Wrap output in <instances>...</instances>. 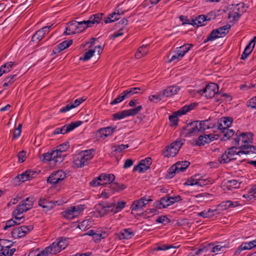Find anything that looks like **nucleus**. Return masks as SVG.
<instances>
[{
  "label": "nucleus",
  "instance_id": "obj_1",
  "mask_svg": "<svg viewBox=\"0 0 256 256\" xmlns=\"http://www.w3.org/2000/svg\"><path fill=\"white\" fill-rule=\"evenodd\" d=\"M95 150L90 148L82 150L72 156L73 168H81L88 165L94 156Z\"/></svg>",
  "mask_w": 256,
  "mask_h": 256
},
{
  "label": "nucleus",
  "instance_id": "obj_2",
  "mask_svg": "<svg viewBox=\"0 0 256 256\" xmlns=\"http://www.w3.org/2000/svg\"><path fill=\"white\" fill-rule=\"evenodd\" d=\"M238 148L236 146H232L227 149L223 154L220 160L221 164L228 163L231 160H236L237 156H240L243 154L242 149L237 151Z\"/></svg>",
  "mask_w": 256,
  "mask_h": 256
},
{
  "label": "nucleus",
  "instance_id": "obj_3",
  "mask_svg": "<svg viewBox=\"0 0 256 256\" xmlns=\"http://www.w3.org/2000/svg\"><path fill=\"white\" fill-rule=\"evenodd\" d=\"M184 139L178 138L175 142L166 148L165 150L163 152L164 156L168 158L175 156L181 146L184 144Z\"/></svg>",
  "mask_w": 256,
  "mask_h": 256
},
{
  "label": "nucleus",
  "instance_id": "obj_4",
  "mask_svg": "<svg viewBox=\"0 0 256 256\" xmlns=\"http://www.w3.org/2000/svg\"><path fill=\"white\" fill-rule=\"evenodd\" d=\"M231 26L230 24H226L218 28L213 30L210 35L204 40V43L209 41H213L218 38L225 36L228 32Z\"/></svg>",
  "mask_w": 256,
  "mask_h": 256
},
{
  "label": "nucleus",
  "instance_id": "obj_5",
  "mask_svg": "<svg viewBox=\"0 0 256 256\" xmlns=\"http://www.w3.org/2000/svg\"><path fill=\"white\" fill-rule=\"evenodd\" d=\"M197 104H198L196 103H191L189 105H185L184 106L182 107L178 110L174 112L172 115L169 116L170 121L171 123H172L173 125H178V116L184 114L186 112L193 110L197 106Z\"/></svg>",
  "mask_w": 256,
  "mask_h": 256
},
{
  "label": "nucleus",
  "instance_id": "obj_6",
  "mask_svg": "<svg viewBox=\"0 0 256 256\" xmlns=\"http://www.w3.org/2000/svg\"><path fill=\"white\" fill-rule=\"evenodd\" d=\"M35 201L34 196H29L22 200L14 210L15 214H20L32 208Z\"/></svg>",
  "mask_w": 256,
  "mask_h": 256
},
{
  "label": "nucleus",
  "instance_id": "obj_7",
  "mask_svg": "<svg viewBox=\"0 0 256 256\" xmlns=\"http://www.w3.org/2000/svg\"><path fill=\"white\" fill-rule=\"evenodd\" d=\"M85 208L84 205L72 206L63 211L62 216L68 220H72L78 216Z\"/></svg>",
  "mask_w": 256,
  "mask_h": 256
},
{
  "label": "nucleus",
  "instance_id": "obj_8",
  "mask_svg": "<svg viewBox=\"0 0 256 256\" xmlns=\"http://www.w3.org/2000/svg\"><path fill=\"white\" fill-rule=\"evenodd\" d=\"M67 177L66 174L62 170L52 172L47 179V182L52 185L60 184Z\"/></svg>",
  "mask_w": 256,
  "mask_h": 256
},
{
  "label": "nucleus",
  "instance_id": "obj_9",
  "mask_svg": "<svg viewBox=\"0 0 256 256\" xmlns=\"http://www.w3.org/2000/svg\"><path fill=\"white\" fill-rule=\"evenodd\" d=\"M34 226L32 225L28 226H22L14 228L11 232L12 236L14 238H20L26 236V234L33 230Z\"/></svg>",
  "mask_w": 256,
  "mask_h": 256
},
{
  "label": "nucleus",
  "instance_id": "obj_10",
  "mask_svg": "<svg viewBox=\"0 0 256 256\" xmlns=\"http://www.w3.org/2000/svg\"><path fill=\"white\" fill-rule=\"evenodd\" d=\"M198 124V120L194 121L183 127L184 134L185 136H194L198 132H200V128H198L199 125Z\"/></svg>",
  "mask_w": 256,
  "mask_h": 256
},
{
  "label": "nucleus",
  "instance_id": "obj_11",
  "mask_svg": "<svg viewBox=\"0 0 256 256\" xmlns=\"http://www.w3.org/2000/svg\"><path fill=\"white\" fill-rule=\"evenodd\" d=\"M152 164V158L149 157L146 158L144 160H141L138 164L135 166L134 167L133 171H138L140 173L144 172L150 168Z\"/></svg>",
  "mask_w": 256,
  "mask_h": 256
},
{
  "label": "nucleus",
  "instance_id": "obj_12",
  "mask_svg": "<svg viewBox=\"0 0 256 256\" xmlns=\"http://www.w3.org/2000/svg\"><path fill=\"white\" fill-rule=\"evenodd\" d=\"M114 206L112 204L108 202H100L96 204L94 208L100 216L107 214L110 212L111 208Z\"/></svg>",
  "mask_w": 256,
  "mask_h": 256
},
{
  "label": "nucleus",
  "instance_id": "obj_13",
  "mask_svg": "<svg viewBox=\"0 0 256 256\" xmlns=\"http://www.w3.org/2000/svg\"><path fill=\"white\" fill-rule=\"evenodd\" d=\"M203 92L207 98H212L218 92V86L216 83H210L204 88Z\"/></svg>",
  "mask_w": 256,
  "mask_h": 256
},
{
  "label": "nucleus",
  "instance_id": "obj_14",
  "mask_svg": "<svg viewBox=\"0 0 256 256\" xmlns=\"http://www.w3.org/2000/svg\"><path fill=\"white\" fill-rule=\"evenodd\" d=\"M52 24L50 26H44L40 30H38L32 36V40L33 42H40L42 40L46 34H47L50 31V29L52 28Z\"/></svg>",
  "mask_w": 256,
  "mask_h": 256
},
{
  "label": "nucleus",
  "instance_id": "obj_15",
  "mask_svg": "<svg viewBox=\"0 0 256 256\" xmlns=\"http://www.w3.org/2000/svg\"><path fill=\"white\" fill-rule=\"evenodd\" d=\"M151 201H152L151 198H148L146 196H143L140 200L133 202L131 206L132 210H137L142 208Z\"/></svg>",
  "mask_w": 256,
  "mask_h": 256
},
{
  "label": "nucleus",
  "instance_id": "obj_16",
  "mask_svg": "<svg viewBox=\"0 0 256 256\" xmlns=\"http://www.w3.org/2000/svg\"><path fill=\"white\" fill-rule=\"evenodd\" d=\"M84 20L82 22H76V20H72L70 22L66 28V30L64 32L66 35H70L71 34H74L78 33L77 32V26L78 25L84 24Z\"/></svg>",
  "mask_w": 256,
  "mask_h": 256
},
{
  "label": "nucleus",
  "instance_id": "obj_17",
  "mask_svg": "<svg viewBox=\"0 0 256 256\" xmlns=\"http://www.w3.org/2000/svg\"><path fill=\"white\" fill-rule=\"evenodd\" d=\"M58 242L56 240L50 246L46 247L43 251L41 256H45L46 254H54L60 252L62 250L58 245Z\"/></svg>",
  "mask_w": 256,
  "mask_h": 256
},
{
  "label": "nucleus",
  "instance_id": "obj_18",
  "mask_svg": "<svg viewBox=\"0 0 256 256\" xmlns=\"http://www.w3.org/2000/svg\"><path fill=\"white\" fill-rule=\"evenodd\" d=\"M216 136L212 134H208L200 136L196 140V144L198 146H204L216 140Z\"/></svg>",
  "mask_w": 256,
  "mask_h": 256
},
{
  "label": "nucleus",
  "instance_id": "obj_19",
  "mask_svg": "<svg viewBox=\"0 0 256 256\" xmlns=\"http://www.w3.org/2000/svg\"><path fill=\"white\" fill-rule=\"evenodd\" d=\"M42 160L43 162L54 161L55 164L62 162L60 160L58 152L53 150L43 154L42 156Z\"/></svg>",
  "mask_w": 256,
  "mask_h": 256
},
{
  "label": "nucleus",
  "instance_id": "obj_20",
  "mask_svg": "<svg viewBox=\"0 0 256 256\" xmlns=\"http://www.w3.org/2000/svg\"><path fill=\"white\" fill-rule=\"evenodd\" d=\"M236 135L240 136L242 142L241 146L252 143L254 134L251 132H240L237 131Z\"/></svg>",
  "mask_w": 256,
  "mask_h": 256
},
{
  "label": "nucleus",
  "instance_id": "obj_21",
  "mask_svg": "<svg viewBox=\"0 0 256 256\" xmlns=\"http://www.w3.org/2000/svg\"><path fill=\"white\" fill-rule=\"evenodd\" d=\"M172 205L170 196H166L162 198L160 200H156L154 202V206L158 209L166 208Z\"/></svg>",
  "mask_w": 256,
  "mask_h": 256
},
{
  "label": "nucleus",
  "instance_id": "obj_22",
  "mask_svg": "<svg viewBox=\"0 0 256 256\" xmlns=\"http://www.w3.org/2000/svg\"><path fill=\"white\" fill-rule=\"evenodd\" d=\"M233 122V119L230 117H222L218 122L217 127L218 130L228 128L230 127Z\"/></svg>",
  "mask_w": 256,
  "mask_h": 256
},
{
  "label": "nucleus",
  "instance_id": "obj_23",
  "mask_svg": "<svg viewBox=\"0 0 256 256\" xmlns=\"http://www.w3.org/2000/svg\"><path fill=\"white\" fill-rule=\"evenodd\" d=\"M116 129V126L114 128L112 126H107L98 129V132L100 134V138L104 139L108 136H111Z\"/></svg>",
  "mask_w": 256,
  "mask_h": 256
},
{
  "label": "nucleus",
  "instance_id": "obj_24",
  "mask_svg": "<svg viewBox=\"0 0 256 256\" xmlns=\"http://www.w3.org/2000/svg\"><path fill=\"white\" fill-rule=\"evenodd\" d=\"M56 203H57L56 201H50L46 198H40L38 200V205L46 212L52 209L56 206Z\"/></svg>",
  "mask_w": 256,
  "mask_h": 256
},
{
  "label": "nucleus",
  "instance_id": "obj_25",
  "mask_svg": "<svg viewBox=\"0 0 256 256\" xmlns=\"http://www.w3.org/2000/svg\"><path fill=\"white\" fill-rule=\"evenodd\" d=\"M180 90V88L178 86H169L160 92L163 98L170 97L176 94Z\"/></svg>",
  "mask_w": 256,
  "mask_h": 256
},
{
  "label": "nucleus",
  "instance_id": "obj_26",
  "mask_svg": "<svg viewBox=\"0 0 256 256\" xmlns=\"http://www.w3.org/2000/svg\"><path fill=\"white\" fill-rule=\"evenodd\" d=\"M82 122L80 120L76 121L74 122H72L70 124H65L60 128L62 129V134H65L67 132H68L73 130H74L75 128L80 126L82 124Z\"/></svg>",
  "mask_w": 256,
  "mask_h": 256
},
{
  "label": "nucleus",
  "instance_id": "obj_27",
  "mask_svg": "<svg viewBox=\"0 0 256 256\" xmlns=\"http://www.w3.org/2000/svg\"><path fill=\"white\" fill-rule=\"evenodd\" d=\"M98 179L101 182L102 185L106 184L107 183L110 184L114 180L115 176L113 174H102L98 176Z\"/></svg>",
  "mask_w": 256,
  "mask_h": 256
},
{
  "label": "nucleus",
  "instance_id": "obj_28",
  "mask_svg": "<svg viewBox=\"0 0 256 256\" xmlns=\"http://www.w3.org/2000/svg\"><path fill=\"white\" fill-rule=\"evenodd\" d=\"M240 205V202L238 201L233 202L231 200H226L222 202L217 206L220 208L222 210H226L229 208H235Z\"/></svg>",
  "mask_w": 256,
  "mask_h": 256
},
{
  "label": "nucleus",
  "instance_id": "obj_29",
  "mask_svg": "<svg viewBox=\"0 0 256 256\" xmlns=\"http://www.w3.org/2000/svg\"><path fill=\"white\" fill-rule=\"evenodd\" d=\"M104 15V14L102 13H98L94 14L91 16L89 20H84V24H87L88 26H91L94 24H99L102 19Z\"/></svg>",
  "mask_w": 256,
  "mask_h": 256
},
{
  "label": "nucleus",
  "instance_id": "obj_30",
  "mask_svg": "<svg viewBox=\"0 0 256 256\" xmlns=\"http://www.w3.org/2000/svg\"><path fill=\"white\" fill-rule=\"evenodd\" d=\"M72 44V40H64L56 46L54 48L53 52L54 53L60 52L67 48L69 47Z\"/></svg>",
  "mask_w": 256,
  "mask_h": 256
},
{
  "label": "nucleus",
  "instance_id": "obj_31",
  "mask_svg": "<svg viewBox=\"0 0 256 256\" xmlns=\"http://www.w3.org/2000/svg\"><path fill=\"white\" fill-rule=\"evenodd\" d=\"M108 188H110L112 193H114L123 191L127 188V186L123 184L113 182L110 184Z\"/></svg>",
  "mask_w": 256,
  "mask_h": 256
},
{
  "label": "nucleus",
  "instance_id": "obj_32",
  "mask_svg": "<svg viewBox=\"0 0 256 256\" xmlns=\"http://www.w3.org/2000/svg\"><path fill=\"white\" fill-rule=\"evenodd\" d=\"M68 148L69 142H66L58 146L57 147L56 150H54L55 152H58V156L60 161L62 162L64 160V158L62 154V152H65Z\"/></svg>",
  "mask_w": 256,
  "mask_h": 256
},
{
  "label": "nucleus",
  "instance_id": "obj_33",
  "mask_svg": "<svg viewBox=\"0 0 256 256\" xmlns=\"http://www.w3.org/2000/svg\"><path fill=\"white\" fill-rule=\"evenodd\" d=\"M110 204H112L114 206L111 208L110 212L115 214L121 211L125 207L126 202L122 201L118 202L116 204L112 202L110 203Z\"/></svg>",
  "mask_w": 256,
  "mask_h": 256
},
{
  "label": "nucleus",
  "instance_id": "obj_34",
  "mask_svg": "<svg viewBox=\"0 0 256 256\" xmlns=\"http://www.w3.org/2000/svg\"><path fill=\"white\" fill-rule=\"evenodd\" d=\"M230 10H234L239 14L241 15L246 11L245 4L243 2H240L236 4H232L230 8Z\"/></svg>",
  "mask_w": 256,
  "mask_h": 256
},
{
  "label": "nucleus",
  "instance_id": "obj_35",
  "mask_svg": "<svg viewBox=\"0 0 256 256\" xmlns=\"http://www.w3.org/2000/svg\"><path fill=\"white\" fill-rule=\"evenodd\" d=\"M134 235V232L130 229H124L120 231L119 234L120 239H130Z\"/></svg>",
  "mask_w": 256,
  "mask_h": 256
},
{
  "label": "nucleus",
  "instance_id": "obj_36",
  "mask_svg": "<svg viewBox=\"0 0 256 256\" xmlns=\"http://www.w3.org/2000/svg\"><path fill=\"white\" fill-rule=\"evenodd\" d=\"M120 13L119 11L118 10L117 12L116 11L109 14L108 17L105 18L104 19V22L105 24H108L110 22H112L120 18Z\"/></svg>",
  "mask_w": 256,
  "mask_h": 256
},
{
  "label": "nucleus",
  "instance_id": "obj_37",
  "mask_svg": "<svg viewBox=\"0 0 256 256\" xmlns=\"http://www.w3.org/2000/svg\"><path fill=\"white\" fill-rule=\"evenodd\" d=\"M251 144H248L242 145L240 146V148L242 149L243 154H250V153H256V146H251Z\"/></svg>",
  "mask_w": 256,
  "mask_h": 256
},
{
  "label": "nucleus",
  "instance_id": "obj_38",
  "mask_svg": "<svg viewBox=\"0 0 256 256\" xmlns=\"http://www.w3.org/2000/svg\"><path fill=\"white\" fill-rule=\"evenodd\" d=\"M84 235H88L92 237L94 241L97 242L100 241L101 239L104 238V237L102 236V234L96 233L94 230H90Z\"/></svg>",
  "mask_w": 256,
  "mask_h": 256
},
{
  "label": "nucleus",
  "instance_id": "obj_39",
  "mask_svg": "<svg viewBox=\"0 0 256 256\" xmlns=\"http://www.w3.org/2000/svg\"><path fill=\"white\" fill-rule=\"evenodd\" d=\"M190 164V162L188 161H182L180 162H177L175 166L178 172H184L186 169L188 167Z\"/></svg>",
  "mask_w": 256,
  "mask_h": 256
},
{
  "label": "nucleus",
  "instance_id": "obj_40",
  "mask_svg": "<svg viewBox=\"0 0 256 256\" xmlns=\"http://www.w3.org/2000/svg\"><path fill=\"white\" fill-rule=\"evenodd\" d=\"M222 132L223 134L221 138L222 141H226L234 134V132L232 130L228 128L222 129Z\"/></svg>",
  "mask_w": 256,
  "mask_h": 256
},
{
  "label": "nucleus",
  "instance_id": "obj_41",
  "mask_svg": "<svg viewBox=\"0 0 256 256\" xmlns=\"http://www.w3.org/2000/svg\"><path fill=\"white\" fill-rule=\"evenodd\" d=\"M192 46L193 44H187L178 48L177 52L179 53V56L182 58L185 55V54L190 50V48Z\"/></svg>",
  "mask_w": 256,
  "mask_h": 256
},
{
  "label": "nucleus",
  "instance_id": "obj_42",
  "mask_svg": "<svg viewBox=\"0 0 256 256\" xmlns=\"http://www.w3.org/2000/svg\"><path fill=\"white\" fill-rule=\"evenodd\" d=\"M198 128L200 132H204L212 127V124L208 120L198 121Z\"/></svg>",
  "mask_w": 256,
  "mask_h": 256
},
{
  "label": "nucleus",
  "instance_id": "obj_43",
  "mask_svg": "<svg viewBox=\"0 0 256 256\" xmlns=\"http://www.w3.org/2000/svg\"><path fill=\"white\" fill-rule=\"evenodd\" d=\"M148 52V46H144V45L140 46L135 54V56L136 58H140L146 55Z\"/></svg>",
  "mask_w": 256,
  "mask_h": 256
},
{
  "label": "nucleus",
  "instance_id": "obj_44",
  "mask_svg": "<svg viewBox=\"0 0 256 256\" xmlns=\"http://www.w3.org/2000/svg\"><path fill=\"white\" fill-rule=\"evenodd\" d=\"M196 20L198 24L200 26H205L206 24V21H210L211 18H209L208 15H200L196 18Z\"/></svg>",
  "mask_w": 256,
  "mask_h": 256
},
{
  "label": "nucleus",
  "instance_id": "obj_45",
  "mask_svg": "<svg viewBox=\"0 0 256 256\" xmlns=\"http://www.w3.org/2000/svg\"><path fill=\"white\" fill-rule=\"evenodd\" d=\"M128 116L126 110L118 112L112 115L114 120H120Z\"/></svg>",
  "mask_w": 256,
  "mask_h": 256
},
{
  "label": "nucleus",
  "instance_id": "obj_46",
  "mask_svg": "<svg viewBox=\"0 0 256 256\" xmlns=\"http://www.w3.org/2000/svg\"><path fill=\"white\" fill-rule=\"evenodd\" d=\"M240 186V183L236 180H231L227 182L226 187L228 190H232L233 188H236Z\"/></svg>",
  "mask_w": 256,
  "mask_h": 256
},
{
  "label": "nucleus",
  "instance_id": "obj_47",
  "mask_svg": "<svg viewBox=\"0 0 256 256\" xmlns=\"http://www.w3.org/2000/svg\"><path fill=\"white\" fill-rule=\"evenodd\" d=\"M15 66H16V64L14 62H6L0 67L2 68V70H4V72L5 74L10 72L12 69L13 67Z\"/></svg>",
  "mask_w": 256,
  "mask_h": 256
},
{
  "label": "nucleus",
  "instance_id": "obj_48",
  "mask_svg": "<svg viewBox=\"0 0 256 256\" xmlns=\"http://www.w3.org/2000/svg\"><path fill=\"white\" fill-rule=\"evenodd\" d=\"M243 197L249 200L256 198V184L250 190L248 194H244Z\"/></svg>",
  "mask_w": 256,
  "mask_h": 256
},
{
  "label": "nucleus",
  "instance_id": "obj_49",
  "mask_svg": "<svg viewBox=\"0 0 256 256\" xmlns=\"http://www.w3.org/2000/svg\"><path fill=\"white\" fill-rule=\"evenodd\" d=\"M198 176L195 175L194 176H192L188 178L186 182L184 183L185 186H194L198 185L199 186V180L196 178Z\"/></svg>",
  "mask_w": 256,
  "mask_h": 256
},
{
  "label": "nucleus",
  "instance_id": "obj_50",
  "mask_svg": "<svg viewBox=\"0 0 256 256\" xmlns=\"http://www.w3.org/2000/svg\"><path fill=\"white\" fill-rule=\"evenodd\" d=\"M250 250L248 242H242L237 248L234 252L235 255H238L244 250Z\"/></svg>",
  "mask_w": 256,
  "mask_h": 256
},
{
  "label": "nucleus",
  "instance_id": "obj_51",
  "mask_svg": "<svg viewBox=\"0 0 256 256\" xmlns=\"http://www.w3.org/2000/svg\"><path fill=\"white\" fill-rule=\"evenodd\" d=\"M56 241L58 242V245H59L60 248L61 250L64 249L68 244V242L66 238L64 237H60V238H57Z\"/></svg>",
  "mask_w": 256,
  "mask_h": 256
},
{
  "label": "nucleus",
  "instance_id": "obj_52",
  "mask_svg": "<svg viewBox=\"0 0 256 256\" xmlns=\"http://www.w3.org/2000/svg\"><path fill=\"white\" fill-rule=\"evenodd\" d=\"M142 109V106H138L134 108L128 110L126 111L128 116H132L138 114Z\"/></svg>",
  "mask_w": 256,
  "mask_h": 256
},
{
  "label": "nucleus",
  "instance_id": "obj_53",
  "mask_svg": "<svg viewBox=\"0 0 256 256\" xmlns=\"http://www.w3.org/2000/svg\"><path fill=\"white\" fill-rule=\"evenodd\" d=\"M95 52V50H89L88 52H86L83 57H80V60L82 61H86L90 60L94 55Z\"/></svg>",
  "mask_w": 256,
  "mask_h": 256
},
{
  "label": "nucleus",
  "instance_id": "obj_54",
  "mask_svg": "<svg viewBox=\"0 0 256 256\" xmlns=\"http://www.w3.org/2000/svg\"><path fill=\"white\" fill-rule=\"evenodd\" d=\"M163 98L162 93L160 92L157 94L150 96H149V100L152 102L157 103L160 102Z\"/></svg>",
  "mask_w": 256,
  "mask_h": 256
},
{
  "label": "nucleus",
  "instance_id": "obj_55",
  "mask_svg": "<svg viewBox=\"0 0 256 256\" xmlns=\"http://www.w3.org/2000/svg\"><path fill=\"white\" fill-rule=\"evenodd\" d=\"M13 243L12 241L8 240L0 239V246L2 248H10L12 245Z\"/></svg>",
  "mask_w": 256,
  "mask_h": 256
},
{
  "label": "nucleus",
  "instance_id": "obj_56",
  "mask_svg": "<svg viewBox=\"0 0 256 256\" xmlns=\"http://www.w3.org/2000/svg\"><path fill=\"white\" fill-rule=\"evenodd\" d=\"M176 173H179V172H178L177 168H176V166L174 164L172 166L168 169L166 177L168 178H173L175 174Z\"/></svg>",
  "mask_w": 256,
  "mask_h": 256
},
{
  "label": "nucleus",
  "instance_id": "obj_57",
  "mask_svg": "<svg viewBox=\"0 0 256 256\" xmlns=\"http://www.w3.org/2000/svg\"><path fill=\"white\" fill-rule=\"evenodd\" d=\"M240 16L241 14H239L234 10L230 11L229 13L228 14V18H232V20L233 22L238 21Z\"/></svg>",
  "mask_w": 256,
  "mask_h": 256
},
{
  "label": "nucleus",
  "instance_id": "obj_58",
  "mask_svg": "<svg viewBox=\"0 0 256 256\" xmlns=\"http://www.w3.org/2000/svg\"><path fill=\"white\" fill-rule=\"evenodd\" d=\"M252 50V48H251L250 44H248L246 48H244V50L240 58L242 60H244L245 58H246L248 57V56L251 53Z\"/></svg>",
  "mask_w": 256,
  "mask_h": 256
},
{
  "label": "nucleus",
  "instance_id": "obj_59",
  "mask_svg": "<svg viewBox=\"0 0 256 256\" xmlns=\"http://www.w3.org/2000/svg\"><path fill=\"white\" fill-rule=\"evenodd\" d=\"M214 182L213 179L210 178L207 179H200L199 186H202L208 184H212Z\"/></svg>",
  "mask_w": 256,
  "mask_h": 256
},
{
  "label": "nucleus",
  "instance_id": "obj_60",
  "mask_svg": "<svg viewBox=\"0 0 256 256\" xmlns=\"http://www.w3.org/2000/svg\"><path fill=\"white\" fill-rule=\"evenodd\" d=\"M156 222L161 223L165 225L170 222V220L166 216H161L156 218Z\"/></svg>",
  "mask_w": 256,
  "mask_h": 256
},
{
  "label": "nucleus",
  "instance_id": "obj_61",
  "mask_svg": "<svg viewBox=\"0 0 256 256\" xmlns=\"http://www.w3.org/2000/svg\"><path fill=\"white\" fill-rule=\"evenodd\" d=\"M16 178L19 181L22 182H24L30 180L28 176V173H26V171L22 172L20 174H18V176H17Z\"/></svg>",
  "mask_w": 256,
  "mask_h": 256
},
{
  "label": "nucleus",
  "instance_id": "obj_62",
  "mask_svg": "<svg viewBox=\"0 0 256 256\" xmlns=\"http://www.w3.org/2000/svg\"><path fill=\"white\" fill-rule=\"evenodd\" d=\"M22 132V124H19L18 128H16L14 131L12 135V139L18 138Z\"/></svg>",
  "mask_w": 256,
  "mask_h": 256
},
{
  "label": "nucleus",
  "instance_id": "obj_63",
  "mask_svg": "<svg viewBox=\"0 0 256 256\" xmlns=\"http://www.w3.org/2000/svg\"><path fill=\"white\" fill-rule=\"evenodd\" d=\"M20 214H15L14 210L12 212L13 218L16 222L17 224H19L24 220V216H18Z\"/></svg>",
  "mask_w": 256,
  "mask_h": 256
},
{
  "label": "nucleus",
  "instance_id": "obj_64",
  "mask_svg": "<svg viewBox=\"0 0 256 256\" xmlns=\"http://www.w3.org/2000/svg\"><path fill=\"white\" fill-rule=\"evenodd\" d=\"M124 96L121 93L118 96H117L114 100L110 102V104L111 105H114L117 104H118L122 102L123 100H124Z\"/></svg>",
  "mask_w": 256,
  "mask_h": 256
}]
</instances>
